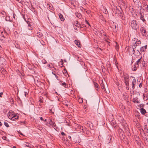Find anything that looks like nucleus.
Here are the masks:
<instances>
[{
  "label": "nucleus",
  "instance_id": "57",
  "mask_svg": "<svg viewBox=\"0 0 148 148\" xmlns=\"http://www.w3.org/2000/svg\"><path fill=\"white\" fill-rule=\"evenodd\" d=\"M147 121H148V119H147Z\"/></svg>",
  "mask_w": 148,
  "mask_h": 148
},
{
  "label": "nucleus",
  "instance_id": "13",
  "mask_svg": "<svg viewBox=\"0 0 148 148\" xmlns=\"http://www.w3.org/2000/svg\"><path fill=\"white\" fill-rule=\"evenodd\" d=\"M36 36L37 37L40 38L43 35L41 33L39 32L36 34Z\"/></svg>",
  "mask_w": 148,
  "mask_h": 148
},
{
  "label": "nucleus",
  "instance_id": "35",
  "mask_svg": "<svg viewBox=\"0 0 148 148\" xmlns=\"http://www.w3.org/2000/svg\"><path fill=\"white\" fill-rule=\"evenodd\" d=\"M85 21H86V23L87 24H88V25H90V24H89V23L88 22L87 20H86Z\"/></svg>",
  "mask_w": 148,
  "mask_h": 148
},
{
  "label": "nucleus",
  "instance_id": "16",
  "mask_svg": "<svg viewBox=\"0 0 148 148\" xmlns=\"http://www.w3.org/2000/svg\"><path fill=\"white\" fill-rule=\"evenodd\" d=\"M133 102L135 103H138V98L137 97L134 98L133 99Z\"/></svg>",
  "mask_w": 148,
  "mask_h": 148
},
{
  "label": "nucleus",
  "instance_id": "11",
  "mask_svg": "<svg viewBox=\"0 0 148 148\" xmlns=\"http://www.w3.org/2000/svg\"><path fill=\"white\" fill-rule=\"evenodd\" d=\"M59 16L61 21H64V19L61 14L59 13Z\"/></svg>",
  "mask_w": 148,
  "mask_h": 148
},
{
  "label": "nucleus",
  "instance_id": "4",
  "mask_svg": "<svg viewBox=\"0 0 148 148\" xmlns=\"http://www.w3.org/2000/svg\"><path fill=\"white\" fill-rule=\"evenodd\" d=\"M132 77L133 78V79L132 80V84H131V86L132 88H130V90H134L135 87V85L136 84V79L135 77Z\"/></svg>",
  "mask_w": 148,
  "mask_h": 148
},
{
  "label": "nucleus",
  "instance_id": "27",
  "mask_svg": "<svg viewBox=\"0 0 148 148\" xmlns=\"http://www.w3.org/2000/svg\"><path fill=\"white\" fill-rule=\"evenodd\" d=\"M144 7L145 8V10H147L148 8V6L147 5H145L144 6Z\"/></svg>",
  "mask_w": 148,
  "mask_h": 148
},
{
  "label": "nucleus",
  "instance_id": "50",
  "mask_svg": "<svg viewBox=\"0 0 148 148\" xmlns=\"http://www.w3.org/2000/svg\"><path fill=\"white\" fill-rule=\"evenodd\" d=\"M13 148H16V146H13Z\"/></svg>",
  "mask_w": 148,
  "mask_h": 148
},
{
  "label": "nucleus",
  "instance_id": "44",
  "mask_svg": "<svg viewBox=\"0 0 148 148\" xmlns=\"http://www.w3.org/2000/svg\"><path fill=\"white\" fill-rule=\"evenodd\" d=\"M16 0L19 2H21V0Z\"/></svg>",
  "mask_w": 148,
  "mask_h": 148
},
{
  "label": "nucleus",
  "instance_id": "22",
  "mask_svg": "<svg viewBox=\"0 0 148 148\" xmlns=\"http://www.w3.org/2000/svg\"><path fill=\"white\" fill-rule=\"evenodd\" d=\"M144 129H145V131L146 132H148V129L147 128V125H145Z\"/></svg>",
  "mask_w": 148,
  "mask_h": 148
},
{
  "label": "nucleus",
  "instance_id": "51",
  "mask_svg": "<svg viewBox=\"0 0 148 148\" xmlns=\"http://www.w3.org/2000/svg\"><path fill=\"white\" fill-rule=\"evenodd\" d=\"M67 125H68V126H70V124H69V123H68Z\"/></svg>",
  "mask_w": 148,
  "mask_h": 148
},
{
  "label": "nucleus",
  "instance_id": "41",
  "mask_svg": "<svg viewBox=\"0 0 148 148\" xmlns=\"http://www.w3.org/2000/svg\"><path fill=\"white\" fill-rule=\"evenodd\" d=\"M55 77H56V78L58 80V76L56 75H55Z\"/></svg>",
  "mask_w": 148,
  "mask_h": 148
},
{
  "label": "nucleus",
  "instance_id": "18",
  "mask_svg": "<svg viewBox=\"0 0 148 148\" xmlns=\"http://www.w3.org/2000/svg\"><path fill=\"white\" fill-rule=\"evenodd\" d=\"M12 114L11 113L10 114H9L8 115V118L10 119H11L12 120Z\"/></svg>",
  "mask_w": 148,
  "mask_h": 148
},
{
  "label": "nucleus",
  "instance_id": "26",
  "mask_svg": "<svg viewBox=\"0 0 148 148\" xmlns=\"http://www.w3.org/2000/svg\"><path fill=\"white\" fill-rule=\"evenodd\" d=\"M62 86H64L65 87V88L66 87V84L65 82H64L62 83Z\"/></svg>",
  "mask_w": 148,
  "mask_h": 148
},
{
  "label": "nucleus",
  "instance_id": "20",
  "mask_svg": "<svg viewBox=\"0 0 148 148\" xmlns=\"http://www.w3.org/2000/svg\"><path fill=\"white\" fill-rule=\"evenodd\" d=\"M144 49H144V47H142L140 48V51L141 52H142L144 51V50H145Z\"/></svg>",
  "mask_w": 148,
  "mask_h": 148
},
{
  "label": "nucleus",
  "instance_id": "23",
  "mask_svg": "<svg viewBox=\"0 0 148 148\" xmlns=\"http://www.w3.org/2000/svg\"><path fill=\"white\" fill-rule=\"evenodd\" d=\"M141 60V58H140L138 59V60L136 62L137 63V65H138V64L139 63H140V61Z\"/></svg>",
  "mask_w": 148,
  "mask_h": 148
},
{
  "label": "nucleus",
  "instance_id": "52",
  "mask_svg": "<svg viewBox=\"0 0 148 148\" xmlns=\"http://www.w3.org/2000/svg\"><path fill=\"white\" fill-rule=\"evenodd\" d=\"M43 121H47V119H45V120H44Z\"/></svg>",
  "mask_w": 148,
  "mask_h": 148
},
{
  "label": "nucleus",
  "instance_id": "14",
  "mask_svg": "<svg viewBox=\"0 0 148 148\" xmlns=\"http://www.w3.org/2000/svg\"><path fill=\"white\" fill-rule=\"evenodd\" d=\"M94 85L95 87L96 88V90H99V86L98 84L97 83L95 82L94 83Z\"/></svg>",
  "mask_w": 148,
  "mask_h": 148
},
{
  "label": "nucleus",
  "instance_id": "29",
  "mask_svg": "<svg viewBox=\"0 0 148 148\" xmlns=\"http://www.w3.org/2000/svg\"><path fill=\"white\" fill-rule=\"evenodd\" d=\"M45 125L47 126H48L50 127V124H49V121H48V122L47 123H46L45 124Z\"/></svg>",
  "mask_w": 148,
  "mask_h": 148
},
{
  "label": "nucleus",
  "instance_id": "31",
  "mask_svg": "<svg viewBox=\"0 0 148 148\" xmlns=\"http://www.w3.org/2000/svg\"><path fill=\"white\" fill-rule=\"evenodd\" d=\"M140 19L143 21H145V20L143 18V17H142V16L140 17Z\"/></svg>",
  "mask_w": 148,
  "mask_h": 148
},
{
  "label": "nucleus",
  "instance_id": "19",
  "mask_svg": "<svg viewBox=\"0 0 148 148\" xmlns=\"http://www.w3.org/2000/svg\"><path fill=\"white\" fill-rule=\"evenodd\" d=\"M63 74L65 75L67 74V71L65 69H64L63 70Z\"/></svg>",
  "mask_w": 148,
  "mask_h": 148
},
{
  "label": "nucleus",
  "instance_id": "2",
  "mask_svg": "<svg viewBox=\"0 0 148 148\" xmlns=\"http://www.w3.org/2000/svg\"><path fill=\"white\" fill-rule=\"evenodd\" d=\"M133 42L134 43V45L132 46L133 49V52L134 53L135 52V51L134 50L136 47L138 45H139L141 43V41L140 40H138L136 38H134V39L133 40Z\"/></svg>",
  "mask_w": 148,
  "mask_h": 148
},
{
  "label": "nucleus",
  "instance_id": "1",
  "mask_svg": "<svg viewBox=\"0 0 148 148\" xmlns=\"http://www.w3.org/2000/svg\"><path fill=\"white\" fill-rule=\"evenodd\" d=\"M129 76L127 74H124L123 76V81L125 83L126 86V89L127 90H129Z\"/></svg>",
  "mask_w": 148,
  "mask_h": 148
},
{
  "label": "nucleus",
  "instance_id": "7",
  "mask_svg": "<svg viewBox=\"0 0 148 148\" xmlns=\"http://www.w3.org/2000/svg\"><path fill=\"white\" fill-rule=\"evenodd\" d=\"M49 124H50V125H51L53 127H55L56 126V125L55 123L54 122H53L50 119L49 121Z\"/></svg>",
  "mask_w": 148,
  "mask_h": 148
},
{
  "label": "nucleus",
  "instance_id": "38",
  "mask_svg": "<svg viewBox=\"0 0 148 148\" xmlns=\"http://www.w3.org/2000/svg\"><path fill=\"white\" fill-rule=\"evenodd\" d=\"M61 134L62 135H65V134L63 132H62L61 133Z\"/></svg>",
  "mask_w": 148,
  "mask_h": 148
},
{
  "label": "nucleus",
  "instance_id": "34",
  "mask_svg": "<svg viewBox=\"0 0 148 148\" xmlns=\"http://www.w3.org/2000/svg\"><path fill=\"white\" fill-rule=\"evenodd\" d=\"M24 95L25 97H26V95L27 94V93L26 92H24Z\"/></svg>",
  "mask_w": 148,
  "mask_h": 148
},
{
  "label": "nucleus",
  "instance_id": "30",
  "mask_svg": "<svg viewBox=\"0 0 148 148\" xmlns=\"http://www.w3.org/2000/svg\"><path fill=\"white\" fill-rule=\"evenodd\" d=\"M119 132H121H121H123V130L121 129H119Z\"/></svg>",
  "mask_w": 148,
  "mask_h": 148
},
{
  "label": "nucleus",
  "instance_id": "6",
  "mask_svg": "<svg viewBox=\"0 0 148 148\" xmlns=\"http://www.w3.org/2000/svg\"><path fill=\"white\" fill-rule=\"evenodd\" d=\"M140 31L143 36H145L146 34V30L143 27H141L140 28Z\"/></svg>",
  "mask_w": 148,
  "mask_h": 148
},
{
  "label": "nucleus",
  "instance_id": "3",
  "mask_svg": "<svg viewBox=\"0 0 148 148\" xmlns=\"http://www.w3.org/2000/svg\"><path fill=\"white\" fill-rule=\"evenodd\" d=\"M131 26L132 29L137 30L139 28L138 23L135 20L132 21H131Z\"/></svg>",
  "mask_w": 148,
  "mask_h": 148
},
{
  "label": "nucleus",
  "instance_id": "9",
  "mask_svg": "<svg viewBox=\"0 0 148 148\" xmlns=\"http://www.w3.org/2000/svg\"><path fill=\"white\" fill-rule=\"evenodd\" d=\"M116 25L115 24H113L111 26V27L112 28L113 30L115 31H116Z\"/></svg>",
  "mask_w": 148,
  "mask_h": 148
},
{
  "label": "nucleus",
  "instance_id": "56",
  "mask_svg": "<svg viewBox=\"0 0 148 148\" xmlns=\"http://www.w3.org/2000/svg\"><path fill=\"white\" fill-rule=\"evenodd\" d=\"M147 104L148 105V102L147 103Z\"/></svg>",
  "mask_w": 148,
  "mask_h": 148
},
{
  "label": "nucleus",
  "instance_id": "17",
  "mask_svg": "<svg viewBox=\"0 0 148 148\" xmlns=\"http://www.w3.org/2000/svg\"><path fill=\"white\" fill-rule=\"evenodd\" d=\"M76 16L78 18H80L82 17V15L80 14L77 13L76 14Z\"/></svg>",
  "mask_w": 148,
  "mask_h": 148
},
{
  "label": "nucleus",
  "instance_id": "47",
  "mask_svg": "<svg viewBox=\"0 0 148 148\" xmlns=\"http://www.w3.org/2000/svg\"><path fill=\"white\" fill-rule=\"evenodd\" d=\"M61 62V63H61V64H62V65L63 64V63H62V62H63V61H61V62Z\"/></svg>",
  "mask_w": 148,
  "mask_h": 148
},
{
  "label": "nucleus",
  "instance_id": "40",
  "mask_svg": "<svg viewBox=\"0 0 148 148\" xmlns=\"http://www.w3.org/2000/svg\"><path fill=\"white\" fill-rule=\"evenodd\" d=\"M40 119L41 120V121H43L44 120V119H43V118L42 117H40Z\"/></svg>",
  "mask_w": 148,
  "mask_h": 148
},
{
  "label": "nucleus",
  "instance_id": "5",
  "mask_svg": "<svg viewBox=\"0 0 148 148\" xmlns=\"http://www.w3.org/2000/svg\"><path fill=\"white\" fill-rule=\"evenodd\" d=\"M122 126L124 130V131L125 132H127L129 131V129L126 123H123Z\"/></svg>",
  "mask_w": 148,
  "mask_h": 148
},
{
  "label": "nucleus",
  "instance_id": "15",
  "mask_svg": "<svg viewBox=\"0 0 148 148\" xmlns=\"http://www.w3.org/2000/svg\"><path fill=\"white\" fill-rule=\"evenodd\" d=\"M81 127H82V126L78 124H76L75 125L76 129H81Z\"/></svg>",
  "mask_w": 148,
  "mask_h": 148
},
{
  "label": "nucleus",
  "instance_id": "43",
  "mask_svg": "<svg viewBox=\"0 0 148 148\" xmlns=\"http://www.w3.org/2000/svg\"><path fill=\"white\" fill-rule=\"evenodd\" d=\"M147 47V45H145V46H144V49H146Z\"/></svg>",
  "mask_w": 148,
  "mask_h": 148
},
{
  "label": "nucleus",
  "instance_id": "24",
  "mask_svg": "<svg viewBox=\"0 0 148 148\" xmlns=\"http://www.w3.org/2000/svg\"><path fill=\"white\" fill-rule=\"evenodd\" d=\"M17 115V114H12V120H14V119H13L14 117L15 116H16V115Z\"/></svg>",
  "mask_w": 148,
  "mask_h": 148
},
{
  "label": "nucleus",
  "instance_id": "10",
  "mask_svg": "<svg viewBox=\"0 0 148 148\" xmlns=\"http://www.w3.org/2000/svg\"><path fill=\"white\" fill-rule=\"evenodd\" d=\"M75 44L78 47H81V45L80 44V42L79 41L75 40Z\"/></svg>",
  "mask_w": 148,
  "mask_h": 148
},
{
  "label": "nucleus",
  "instance_id": "46",
  "mask_svg": "<svg viewBox=\"0 0 148 148\" xmlns=\"http://www.w3.org/2000/svg\"><path fill=\"white\" fill-rule=\"evenodd\" d=\"M52 74L54 75H56V74H55L54 73H53V72H52Z\"/></svg>",
  "mask_w": 148,
  "mask_h": 148
},
{
  "label": "nucleus",
  "instance_id": "36",
  "mask_svg": "<svg viewBox=\"0 0 148 148\" xmlns=\"http://www.w3.org/2000/svg\"><path fill=\"white\" fill-rule=\"evenodd\" d=\"M3 94V92H1L0 93V97H2V95Z\"/></svg>",
  "mask_w": 148,
  "mask_h": 148
},
{
  "label": "nucleus",
  "instance_id": "28",
  "mask_svg": "<svg viewBox=\"0 0 148 148\" xmlns=\"http://www.w3.org/2000/svg\"><path fill=\"white\" fill-rule=\"evenodd\" d=\"M18 116L17 115H16V116H15V117L13 119H18Z\"/></svg>",
  "mask_w": 148,
  "mask_h": 148
},
{
  "label": "nucleus",
  "instance_id": "25",
  "mask_svg": "<svg viewBox=\"0 0 148 148\" xmlns=\"http://www.w3.org/2000/svg\"><path fill=\"white\" fill-rule=\"evenodd\" d=\"M4 124L7 127H9L8 123L6 122H5L4 123Z\"/></svg>",
  "mask_w": 148,
  "mask_h": 148
},
{
  "label": "nucleus",
  "instance_id": "37",
  "mask_svg": "<svg viewBox=\"0 0 148 148\" xmlns=\"http://www.w3.org/2000/svg\"><path fill=\"white\" fill-rule=\"evenodd\" d=\"M143 99H144V100H147V99H148V98H147V97H145V96H144V98H143Z\"/></svg>",
  "mask_w": 148,
  "mask_h": 148
},
{
  "label": "nucleus",
  "instance_id": "54",
  "mask_svg": "<svg viewBox=\"0 0 148 148\" xmlns=\"http://www.w3.org/2000/svg\"><path fill=\"white\" fill-rule=\"evenodd\" d=\"M69 138H71V137L70 136H69Z\"/></svg>",
  "mask_w": 148,
  "mask_h": 148
},
{
  "label": "nucleus",
  "instance_id": "39",
  "mask_svg": "<svg viewBox=\"0 0 148 148\" xmlns=\"http://www.w3.org/2000/svg\"><path fill=\"white\" fill-rule=\"evenodd\" d=\"M142 84L141 83H140L139 85V86L140 88H141L142 86Z\"/></svg>",
  "mask_w": 148,
  "mask_h": 148
},
{
  "label": "nucleus",
  "instance_id": "42",
  "mask_svg": "<svg viewBox=\"0 0 148 148\" xmlns=\"http://www.w3.org/2000/svg\"><path fill=\"white\" fill-rule=\"evenodd\" d=\"M84 127H81V129H80L82 130V131H84Z\"/></svg>",
  "mask_w": 148,
  "mask_h": 148
},
{
  "label": "nucleus",
  "instance_id": "45",
  "mask_svg": "<svg viewBox=\"0 0 148 148\" xmlns=\"http://www.w3.org/2000/svg\"><path fill=\"white\" fill-rule=\"evenodd\" d=\"M102 88L103 89H104L105 88L103 86H103H102Z\"/></svg>",
  "mask_w": 148,
  "mask_h": 148
},
{
  "label": "nucleus",
  "instance_id": "48",
  "mask_svg": "<svg viewBox=\"0 0 148 148\" xmlns=\"http://www.w3.org/2000/svg\"><path fill=\"white\" fill-rule=\"evenodd\" d=\"M137 51H138V52L140 54V52L138 50H137Z\"/></svg>",
  "mask_w": 148,
  "mask_h": 148
},
{
  "label": "nucleus",
  "instance_id": "32",
  "mask_svg": "<svg viewBox=\"0 0 148 148\" xmlns=\"http://www.w3.org/2000/svg\"><path fill=\"white\" fill-rule=\"evenodd\" d=\"M134 69H132V70H133V71H135L136 70V67H135H135H134Z\"/></svg>",
  "mask_w": 148,
  "mask_h": 148
},
{
  "label": "nucleus",
  "instance_id": "33",
  "mask_svg": "<svg viewBox=\"0 0 148 148\" xmlns=\"http://www.w3.org/2000/svg\"><path fill=\"white\" fill-rule=\"evenodd\" d=\"M100 32L101 34H102V33H103V30H101L100 31Z\"/></svg>",
  "mask_w": 148,
  "mask_h": 148
},
{
  "label": "nucleus",
  "instance_id": "8",
  "mask_svg": "<svg viewBox=\"0 0 148 148\" xmlns=\"http://www.w3.org/2000/svg\"><path fill=\"white\" fill-rule=\"evenodd\" d=\"M73 25L76 27H80V24L79 23V22L76 21H74L73 23Z\"/></svg>",
  "mask_w": 148,
  "mask_h": 148
},
{
  "label": "nucleus",
  "instance_id": "12",
  "mask_svg": "<svg viewBox=\"0 0 148 148\" xmlns=\"http://www.w3.org/2000/svg\"><path fill=\"white\" fill-rule=\"evenodd\" d=\"M140 111L141 113L143 114H145L146 112L145 110L143 108H142L140 109Z\"/></svg>",
  "mask_w": 148,
  "mask_h": 148
},
{
  "label": "nucleus",
  "instance_id": "21",
  "mask_svg": "<svg viewBox=\"0 0 148 148\" xmlns=\"http://www.w3.org/2000/svg\"><path fill=\"white\" fill-rule=\"evenodd\" d=\"M27 23L28 24L29 26L28 29L29 30H31L32 29V27H31V24H30L28 22H27Z\"/></svg>",
  "mask_w": 148,
  "mask_h": 148
},
{
  "label": "nucleus",
  "instance_id": "55",
  "mask_svg": "<svg viewBox=\"0 0 148 148\" xmlns=\"http://www.w3.org/2000/svg\"><path fill=\"white\" fill-rule=\"evenodd\" d=\"M147 114L146 115V116H147Z\"/></svg>",
  "mask_w": 148,
  "mask_h": 148
},
{
  "label": "nucleus",
  "instance_id": "49",
  "mask_svg": "<svg viewBox=\"0 0 148 148\" xmlns=\"http://www.w3.org/2000/svg\"><path fill=\"white\" fill-rule=\"evenodd\" d=\"M6 138V137H4V138H3V139H5H5Z\"/></svg>",
  "mask_w": 148,
  "mask_h": 148
},
{
  "label": "nucleus",
  "instance_id": "53",
  "mask_svg": "<svg viewBox=\"0 0 148 148\" xmlns=\"http://www.w3.org/2000/svg\"><path fill=\"white\" fill-rule=\"evenodd\" d=\"M45 62H44V64H45L46 63V61H45Z\"/></svg>",
  "mask_w": 148,
  "mask_h": 148
}]
</instances>
